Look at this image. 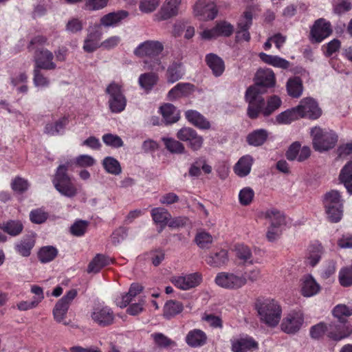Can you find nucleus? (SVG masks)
<instances>
[{
    "label": "nucleus",
    "mask_w": 352,
    "mask_h": 352,
    "mask_svg": "<svg viewBox=\"0 0 352 352\" xmlns=\"http://www.w3.org/2000/svg\"><path fill=\"white\" fill-rule=\"evenodd\" d=\"M276 77L271 69H259L256 74L255 83L248 87L245 91V100L248 103L247 116L252 120L257 119L260 116L269 117L278 110L282 100L279 96L272 95L265 100L263 96L267 88L275 86Z\"/></svg>",
    "instance_id": "nucleus-1"
},
{
    "label": "nucleus",
    "mask_w": 352,
    "mask_h": 352,
    "mask_svg": "<svg viewBox=\"0 0 352 352\" xmlns=\"http://www.w3.org/2000/svg\"><path fill=\"white\" fill-rule=\"evenodd\" d=\"M164 50L163 44L157 41H146L140 43L135 50L134 54L138 57H148L151 60H144V68L148 70L158 71L162 66L159 55Z\"/></svg>",
    "instance_id": "nucleus-2"
},
{
    "label": "nucleus",
    "mask_w": 352,
    "mask_h": 352,
    "mask_svg": "<svg viewBox=\"0 0 352 352\" xmlns=\"http://www.w3.org/2000/svg\"><path fill=\"white\" fill-rule=\"evenodd\" d=\"M255 309L261 322L267 327H276L280 322L282 308L280 304L274 299H257L255 303Z\"/></svg>",
    "instance_id": "nucleus-3"
},
{
    "label": "nucleus",
    "mask_w": 352,
    "mask_h": 352,
    "mask_svg": "<svg viewBox=\"0 0 352 352\" xmlns=\"http://www.w3.org/2000/svg\"><path fill=\"white\" fill-rule=\"evenodd\" d=\"M69 163L59 165L52 179L55 189L62 195L72 198L78 193V188L74 179L70 176L67 171Z\"/></svg>",
    "instance_id": "nucleus-4"
},
{
    "label": "nucleus",
    "mask_w": 352,
    "mask_h": 352,
    "mask_svg": "<svg viewBox=\"0 0 352 352\" xmlns=\"http://www.w3.org/2000/svg\"><path fill=\"white\" fill-rule=\"evenodd\" d=\"M326 332H327V336L329 338L339 341L352 334V325L339 322L338 324H331L329 329H328L325 323L319 322L310 328L309 334L313 339L318 340Z\"/></svg>",
    "instance_id": "nucleus-5"
},
{
    "label": "nucleus",
    "mask_w": 352,
    "mask_h": 352,
    "mask_svg": "<svg viewBox=\"0 0 352 352\" xmlns=\"http://www.w3.org/2000/svg\"><path fill=\"white\" fill-rule=\"evenodd\" d=\"M313 147L316 151L323 152L333 148L338 140L337 134L332 130L315 126L311 130Z\"/></svg>",
    "instance_id": "nucleus-6"
},
{
    "label": "nucleus",
    "mask_w": 352,
    "mask_h": 352,
    "mask_svg": "<svg viewBox=\"0 0 352 352\" xmlns=\"http://www.w3.org/2000/svg\"><path fill=\"white\" fill-rule=\"evenodd\" d=\"M105 94L108 95L107 104L111 113H120L124 111L127 100L122 83L112 81L106 87Z\"/></svg>",
    "instance_id": "nucleus-7"
},
{
    "label": "nucleus",
    "mask_w": 352,
    "mask_h": 352,
    "mask_svg": "<svg viewBox=\"0 0 352 352\" xmlns=\"http://www.w3.org/2000/svg\"><path fill=\"white\" fill-rule=\"evenodd\" d=\"M323 205L329 221L338 223L341 220L343 206L341 201V196L338 191L332 190L327 192L324 196Z\"/></svg>",
    "instance_id": "nucleus-8"
},
{
    "label": "nucleus",
    "mask_w": 352,
    "mask_h": 352,
    "mask_svg": "<svg viewBox=\"0 0 352 352\" xmlns=\"http://www.w3.org/2000/svg\"><path fill=\"white\" fill-rule=\"evenodd\" d=\"M263 215L270 222L266 237L269 241L273 242L282 234V227L285 225V217L276 209L267 210Z\"/></svg>",
    "instance_id": "nucleus-9"
},
{
    "label": "nucleus",
    "mask_w": 352,
    "mask_h": 352,
    "mask_svg": "<svg viewBox=\"0 0 352 352\" xmlns=\"http://www.w3.org/2000/svg\"><path fill=\"white\" fill-rule=\"evenodd\" d=\"M305 322L303 313L300 310H292L282 319L280 329L289 335H294L300 331Z\"/></svg>",
    "instance_id": "nucleus-10"
},
{
    "label": "nucleus",
    "mask_w": 352,
    "mask_h": 352,
    "mask_svg": "<svg viewBox=\"0 0 352 352\" xmlns=\"http://www.w3.org/2000/svg\"><path fill=\"white\" fill-rule=\"evenodd\" d=\"M217 285L228 289H238L247 283L243 275H236L231 272H219L215 277Z\"/></svg>",
    "instance_id": "nucleus-11"
},
{
    "label": "nucleus",
    "mask_w": 352,
    "mask_h": 352,
    "mask_svg": "<svg viewBox=\"0 0 352 352\" xmlns=\"http://www.w3.org/2000/svg\"><path fill=\"white\" fill-rule=\"evenodd\" d=\"M77 294V290L72 289L68 291L65 295L58 300L53 309L54 318L56 322H63L65 325L67 324V322H63V320L67 313L71 302L76 297Z\"/></svg>",
    "instance_id": "nucleus-12"
},
{
    "label": "nucleus",
    "mask_w": 352,
    "mask_h": 352,
    "mask_svg": "<svg viewBox=\"0 0 352 352\" xmlns=\"http://www.w3.org/2000/svg\"><path fill=\"white\" fill-rule=\"evenodd\" d=\"M331 24L323 18L315 21L310 30V41L312 43H321L332 34Z\"/></svg>",
    "instance_id": "nucleus-13"
},
{
    "label": "nucleus",
    "mask_w": 352,
    "mask_h": 352,
    "mask_svg": "<svg viewBox=\"0 0 352 352\" xmlns=\"http://www.w3.org/2000/svg\"><path fill=\"white\" fill-rule=\"evenodd\" d=\"M299 118H307L311 120L318 119L322 114V110L317 102L310 98L302 99L296 107Z\"/></svg>",
    "instance_id": "nucleus-14"
},
{
    "label": "nucleus",
    "mask_w": 352,
    "mask_h": 352,
    "mask_svg": "<svg viewBox=\"0 0 352 352\" xmlns=\"http://www.w3.org/2000/svg\"><path fill=\"white\" fill-rule=\"evenodd\" d=\"M177 138L188 143V146L194 151H199L203 145L204 138L190 127H183L177 133Z\"/></svg>",
    "instance_id": "nucleus-15"
},
{
    "label": "nucleus",
    "mask_w": 352,
    "mask_h": 352,
    "mask_svg": "<svg viewBox=\"0 0 352 352\" xmlns=\"http://www.w3.org/2000/svg\"><path fill=\"white\" fill-rule=\"evenodd\" d=\"M91 318L100 327H107L113 323L114 314L108 306L97 305L93 307Z\"/></svg>",
    "instance_id": "nucleus-16"
},
{
    "label": "nucleus",
    "mask_w": 352,
    "mask_h": 352,
    "mask_svg": "<svg viewBox=\"0 0 352 352\" xmlns=\"http://www.w3.org/2000/svg\"><path fill=\"white\" fill-rule=\"evenodd\" d=\"M234 26L226 21H221L211 29L204 30L201 36L204 39L210 40L219 36L229 37L234 32Z\"/></svg>",
    "instance_id": "nucleus-17"
},
{
    "label": "nucleus",
    "mask_w": 352,
    "mask_h": 352,
    "mask_svg": "<svg viewBox=\"0 0 352 352\" xmlns=\"http://www.w3.org/2000/svg\"><path fill=\"white\" fill-rule=\"evenodd\" d=\"M202 281V276L199 272L186 274L185 276H175L170 278V282L182 290H189L197 287Z\"/></svg>",
    "instance_id": "nucleus-18"
},
{
    "label": "nucleus",
    "mask_w": 352,
    "mask_h": 352,
    "mask_svg": "<svg viewBox=\"0 0 352 352\" xmlns=\"http://www.w3.org/2000/svg\"><path fill=\"white\" fill-rule=\"evenodd\" d=\"M34 58L36 67L45 70H53L56 67V63L53 62V53L47 49L38 48L34 52Z\"/></svg>",
    "instance_id": "nucleus-19"
},
{
    "label": "nucleus",
    "mask_w": 352,
    "mask_h": 352,
    "mask_svg": "<svg viewBox=\"0 0 352 352\" xmlns=\"http://www.w3.org/2000/svg\"><path fill=\"white\" fill-rule=\"evenodd\" d=\"M232 352H248L258 348V342L251 336L243 335L230 340Z\"/></svg>",
    "instance_id": "nucleus-20"
},
{
    "label": "nucleus",
    "mask_w": 352,
    "mask_h": 352,
    "mask_svg": "<svg viewBox=\"0 0 352 352\" xmlns=\"http://www.w3.org/2000/svg\"><path fill=\"white\" fill-rule=\"evenodd\" d=\"M194 11L196 16L204 21L213 20L217 16L218 12L214 2H206L202 0H199L196 3Z\"/></svg>",
    "instance_id": "nucleus-21"
},
{
    "label": "nucleus",
    "mask_w": 352,
    "mask_h": 352,
    "mask_svg": "<svg viewBox=\"0 0 352 352\" xmlns=\"http://www.w3.org/2000/svg\"><path fill=\"white\" fill-rule=\"evenodd\" d=\"M311 155V149L307 146L301 147L298 142L292 143L285 153V157L289 161L297 160L302 162L307 160Z\"/></svg>",
    "instance_id": "nucleus-22"
},
{
    "label": "nucleus",
    "mask_w": 352,
    "mask_h": 352,
    "mask_svg": "<svg viewBox=\"0 0 352 352\" xmlns=\"http://www.w3.org/2000/svg\"><path fill=\"white\" fill-rule=\"evenodd\" d=\"M182 0H166L160 10L155 15L157 21L168 20L179 13Z\"/></svg>",
    "instance_id": "nucleus-23"
},
{
    "label": "nucleus",
    "mask_w": 352,
    "mask_h": 352,
    "mask_svg": "<svg viewBox=\"0 0 352 352\" xmlns=\"http://www.w3.org/2000/svg\"><path fill=\"white\" fill-rule=\"evenodd\" d=\"M128 16L129 12L126 10L109 12L100 18L99 26L104 28L118 26Z\"/></svg>",
    "instance_id": "nucleus-24"
},
{
    "label": "nucleus",
    "mask_w": 352,
    "mask_h": 352,
    "mask_svg": "<svg viewBox=\"0 0 352 352\" xmlns=\"http://www.w3.org/2000/svg\"><path fill=\"white\" fill-rule=\"evenodd\" d=\"M151 216L153 222L157 225V232H162L166 227L169 220H170L171 214L164 208H154L151 210Z\"/></svg>",
    "instance_id": "nucleus-25"
},
{
    "label": "nucleus",
    "mask_w": 352,
    "mask_h": 352,
    "mask_svg": "<svg viewBox=\"0 0 352 352\" xmlns=\"http://www.w3.org/2000/svg\"><path fill=\"white\" fill-rule=\"evenodd\" d=\"M35 236L33 234H27L14 244V250L23 257H28L35 245Z\"/></svg>",
    "instance_id": "nucleus-26"
},
{
    "label": "nucleus",
    "mask_w": 352,
    "mask_h": 352,
    "mask_svg": "<svg viewBox=\"0 0 352 352\" xmlns=\"http://www.w3.org/2000/svg\"><path fill=\"white\" fill-rule=\"evenodd\" d=\"M208 337L206 333L199 329H194L188 331L185 341L186 344L192 348L201 347L207 342Z\"/></svg>",
    "instance_id": "nucleus-27"
},
{
    "label": "nucleus",
    "mask_w": 352,
    "mask_h": 352,
    "mask_svg": "<svg viewBox=\"0 0 352 352\" xmlns=\"http://www.w3.org/2000/svg\"><path fill=\"white\" fill-rule=\"evenodd\" d=\"M201 170L205 174H210L212 171V166L207 164V160L204 156H200L195 159L189 168L188 174L190 177H198L201 175Z\"/></svg>",
    "instance_id": "nucleus-28"
},
{
    "label": "nucleus",
    "mask_w": 352,
    "mask_h": 352,
    "mask_svg": "<svg viewBox=\"0 0 352 352\" xmlns=\"http://www.w3.org/2000/svg\"><path fill=\"white\" fill-rule=\"evenodd\" d=\"M205 60L214 76L219 77L223 74L225 70V64L221 57L215 54L210 53L206 56Z\"/></svg>",
    "instance_id": "nucleus-29"
},
{
    "label": "nucleus",
    "mask_w": 352,
    "mask_h": 352,
    "mask_svg": "<svg viewBox=\"0 0 352 352\" xmlns=\"http://www.w3.org/2000/svg\"><path fill=\"white\" fill-rule=\"evenodd\" d=\"M185 117L190 123L200 129L206 130L210 128V122L196 110L190 109L186 111Z\"/></svg>",
    "instance_id": "nucleus-30"
},
{
    "label": "nucleus",
    "mask_w": 352,
    "mask_h": 352,
    "mask_svg": "<svg viewBox=\"0 0 352 352\" xmlns=\"http://www.w3.org/2000/svg\"><path fill=\"white\" fill-rule=\"evenodd\" d=\"M159 81V76L155 72H146L140 75L138 84L147 94L150 93Z\"/></svg>",
    "instance_id": "nucleus-31"
},
{
    "label": "nucleus",
    "mask_w": 352,
    "mask_h": 352,
    "mask_svg": "<svg viewBox=\"0 0 352 352\" xmlns=\"http://www.w3.org/2000/svg\"><path fill=\"white\" fill-rule=\"evenodd\" d=\"M160 112L162 116L163 121L166 124H171L179 120V111L172 104L166 103L160 108Z\"/></svg>",
    "instance_id": "nucleus-32"
},
{
    "label": "nucleus",
    "mask_w": 352,
    "mask_h": 352,
    "mask_svg": "<svg viewBox=\"0 0 352 352\" xmlns=\"http://www.w3.org/2000/svg\"><path fill=\"white\" fill-rule=\"evenodd\" d=\"M258 57L265 64L274 67L287 69L291 66V63L289 61L276 55H270L264 52H261L258 54Z\"/></svg>",
    "instance_id": "nucleus-33"
},
{
    "label": "nucleus",
    "mask_w": 352,
    "mask_h": 352,
    "mask_svg": "<svg viewBox=\"0 0 352 352\" xmlns=\"http://www.w3.org/2000/svg\"><path fill=\"white\" fill-rule=\"evenodd\" d=\"M258 57L265 64L274 67L287 69L291 66V63L289 61L276 55H270L264 52H261L258 54Z\"/></svg>",
    "instance_id": "nucleus-34"
},
{
    "label": "nucleus",
    "mask_w": 352,
    "mask_h": 352,
    "mask_svg": "<svg viewBox=\"0 0 352 352\" xmlns=\"http://www.w3.org/2000/svg\"><path fill=\"white\" fill-rule=\"evenodd\" d=\"M113 260L107 256L97 254L90 261L87 267L88 273H98L103 267L113 263Z\"/></svg>",
    "instance_id": "nucleus-35"
},
{
    "label": "nucleus",
    "mask_w": 352,
    "mask_h": 352,
    "mask_svg": "<svg viewBox=\"0 0 352 352\" xmlns=\"http://www.w3.org/2000/svg\"><path fill=\"white\" fill-rule=\"evenodd\" d=\"M102 32L99 30H94L89 32L84 41L83 50L88 53L96 51L100 46Z\"/></svg>",
    "instance_id": "nucleus-36"
},
{
    "label": "nucleus",
    "mask_w": 352,
    "mask_h": 352,
    "mask_svg": "<svg viewBox=\"0 0 352 352\" xmlns=\"http://www.w3.org/2000/svg\"><path fill=\"white\" fill-rule=\"evenodd\" d=\"M194 85L187 82H179L168 93L169 100H173L182 96H189L193 91Z\"/></svg>",
    "instance_id": "nucleus-37"
},
{
    "label": "nucleus",
    "mask_w": 352,
    "mask_h": 352,
    "mask_svg": "<svg viewBox=\"0 0 352 352\" xmlns=\"http://www.w3.org/2000/svg\"><path fill=\"white\" fill-rule=\"evenodd\" d=\"M206 262L210 267H221L226 265L228 262V251L221 249L217 252L210 253V254L206 258Z\"/></svg>",
    "instance_id": "nucleus-38"
},
{
    "label": "nucleus",
    "mask_w": 352,
    "mask_h": 352,
    "mask_svg": "<svg viewBox=\"0 0 352 352\" xmlns=\"http://www.w3.org/2000/svg\"><path fill=\"white\" fill-rule=\"evenodd\" d=\"M24 226L21 220L10 219L0 224V229L11 236H16L21 234Z\"/></svg>",
    "instance_id": "nucleus-39"
},
{
    "label": "nucleus",
    "mask_w": 352,
    "mask_h": 352,
    "mask_svg": "<svg viewBox=\"0 0 352 352\" xmlns=\"http://www.w3.org/2000/svg\"><path fill=\"white\" fill-rule=\"evenodd\" d=\"M269 136L266 129H256L250 133L246 137V142L250 146H260L264 144Z\"/></svg>",
    "instance_id": "nucleus-40"
},
{
    "label": "nucleus",
    "mask_w": 352,
    "mask_h": 352,
    "mask_svg": "<svg viewBox=\"0 0 352 352\" xmlns=\"http://www.w3.org/2000/svg\"><path fill=\"white\" fill-rule=\"evenodd\" d=\"M253 161L251 155L241 157L234 166V173L241 177L247 176L251 171Z\"/></svg>",
    "instance_id": "nucleus-41"
},
{
    "label": "nucleus",
    "mask_w": 352,
    "mask_h": 352,
    "mask_svg": "<svg viewBox=\"0 0 352 352\" xmlns=\"http://www.w3.org/2000/svg\"><path fill=\"white\" fill-rule=\"evenodd\" d=\"M184 75V69L182 63L173 62L171 63L166 71V78L168 83H174Z\"/></svg>",
    "instance_id": "nucleus-42"
},
{
    "label": "nucleus",
    "mask_w": 352,
    "mask_h": 352,
    "mask_svg": "<svg viewBox=\"0 0 352 352\" xmlns=\"http://www.w3.org/2000/svg\"><path fill=\"white\" fill-rule=\"evenodd\" d=\"M320 287L311 276L305 277L301 286V294L305 297H311L319 292Z\"/></svg>",
    "instance_id": "nucleus-43"
},
{
    "label": "nucleus",
    "mask_w": 352,
    "mask_h": 352,
    "mask_svg": "<svg viewBox=\"0 0 352 352\" xmlns=\"http://www.w3.org/2000/svg\"><path fill=\"white\" fill-rule=\"evenodd\" d=\"M323 252L322 245L318 242L311 244L308 248V254L307 259L308 263L312 266H316L320 261Z\"/></svg>",
    "instance_id": "nucleus-44"
},
{
    "label": "nucleus",
    "mask_w": 352,
    "mask_h": 352,
    "mask_svg": "<svg viewBox=\"0 0 352 352\" xmlns=\"http://www.w3.org/2000/svg\"><path fill=\"white\" fill-rule=\"evenodd\" d=\"M339 178L347 191L352 194V161L349 162L342 168Z\"/></svg>",
    "instance_id": "nucleus-45"
},
{
    "label": "nucleus",
    "mask_w": 352,
    "mask_h": 352,
    "mask_svg": "<svg viewBox=\"0 0 352 352\" xmlns=\"http://www.w3.org/2000/svg\"><path fill=\"white\" fill-rule=\"evenodd\" d=\"M58 255V250L52 245L43 246L38 252V258L42 263L53 261Z\"/></svg>",
    "instance_id": "nucleus-46"
},
{
    "label": "nucleus",
    "mask_w": 352,
    "mask_h": 352,
    "mask_svg": "<svg viewBox=\"0 0 352 352\" xmlns=\"http://www.w3.org/2000/svg\"><path fill=\"white\" fill-rule=\"evenodd\" d=\"M236 256L243 264H253V256L250 248L243 244L235 246Z\"/></svg>",
    "instance_id": "nucleus-47"
},
{
    "label": "nucleus",
    "mask_w": 352,
    "mask_h": 352,
    "mask_svg": "<svg viewBox=\"0 0 352 352\" xmlns=\"http://www.w3.org/2000/svg\"><path fill=\"white\" fill-rule=\"evenodd\" d=\"M68 117L63 116L54 124H47L45 126V133L51 135H58L60 133V131H63L65 129V127L68 124Z\"/></svg>",
    "instance_id": "nucleus-48"
},
{
    "label": "nucleus",
    "mask_w": 352,
    "mask_h": 352,
    "mask_svg": "<svg viewBox=\"0 0 352 352\" xmlns=\"http://www.w3.org/2000/svg\"><path fill=\"white\" fill-rule=\"evenodd\" d=\"M288 94L293 98H298L302 92V80L299 77L289 78L287 82Z\"/></svg>",
    "instance_id": "nucleus-49"
},
{
    "label": "nucleus",
    "mask_w": 352,
    "mask_h": 352,
    "mask_svg": "<svg viewBox=\"0 0 352 352\" xmlns=\"http://www.w3.org/2000/svg\"><path fill=\"white\" fill-rule=\"evenodd\" d=\"M299 118V115L296 107L287 109L281 112L276 117V121L280 124H288Z\"/></svg>",
    "instance_id": "nucleus-50"
},
{
    "label": "nucleus",
    "mask_w": 352,
    "mask_h": 352,
    "mask_svg": "<svg viewBox=\"0 0 352 352\" xmlns=\"http://www.w3.org/2000/svg\"><path fill=\"white\" fill-rule=\"evenodd\" d=\"M253 7L248 6L237 22V30L250 29L253 23Z\"/></svg>",
    "instance_id": "nucleus-51"
},
{
    "label": "nucleus",
    "mask_w": 352,
    "mask_h": 352,
    "mask_svg": "<svg viewBox=\"0 0 352 352\" xmlns=\"http://www.w3.org/2000/svg\"><path fill=\"white\" fill-rule=\"evenodd\" d=\"M104 169L111 175H118L122 173L120 162L113 157H106L102 163Z\"/></svg>",
    "instance_id": "nucleus-52"
},
{
    "label": "nucleus",
    "mask_w": 352,
    "mask_h": 352,
    "mask_svg": "<svg viewBox=\"0 0 352 352\" xmlns=\"http://www.w3.org/2000/svg\"><path fill=\"white\" fill-rule=\"evenodd\" d=\"M184 307L182 302L177 300H168L164 307V316L166 318H170L183 311Z\"/></svg>",
    "instance_id": "nucleus-53"
},
{
    "label": "nucleus",
    "mask_w": 352,
    "mask_h": 352,
    "mask_svg": "<svg viewBox=\"0 0 352 352\" xmlns=\"http://www.w3.org/2000/svg\"><path fill=\"white\" fill-rule=\"evenodd\" d=\"M338 280L340 285L344 287L352 286V267L351 266L343 267L340 270Z\"/></svg>",
    "instance_id": "nucleus-54"
},
{
    "label": "nucleus",
    "mask_w": 352,
    "mask_h": 352,
    "mask_svg": "<svg viewBox=\"0 0 352 352\" xmlns=\"http://www.w3.org/2000/svg\"><path fill=\"white\" fill-rule=\"evenodd\" d=\"M167 150L172 153L182 154L185 152V147L180 142L169 138L162 139Z\"/></svg>",
    "instance_id": "nucleus-55"
},
{
    "label": "nucleus",
    "mask_w": 352,
    "mask_h": 352,
    "mask_svg": "<svg viewBox=\"0 0 352 352\" xmlns=\"http://www.w3.org/2000/svg\"><path fill=\"white\" fill-rule=\"evenodd\" d=\"M333 314L335 317L338 318L340 322L346 324L344 319V316H350L352 315V305H338L333 309Z\"/></svg>",
    "instance_id": "nucleus-56"
},
{
    "label": "nucleus",
    "mask_w": 352,
    "mask_h": 352,
    "mask_svg": "<svg viewBox=\"0 0 352 352\" xmlns=\"http://www.w3.org/2000/svg\"><path fill=\"white\" fill-rule=\"evenodd\" d=\"M89 221L85 220H76L70 227V232L76 236H82L87 231Z\"/></svg>",
    "instance_id": "nucleus-57"
},
{
    "label": "nucleus",
    "mask_w": 352,
    "mask_h": 352,
    "mask_svg": "<svg viewBox=\"0 0 352 352\" xmlns=\"http://www.w3.org/2000/svg\"><path fill=\"white\" fill-rule=\"evenodd\" d=\"M254 197V191L250 187L242 188L239 193V201L241 206H247L250 205Z\"/></svg>",
    "instance_id": "nucleus-58"
},
{
    "label": "nucleus",
    "mask_w": 352,
    "mask_h": 352,
    "mask_svg": "<svg viewBox=\"0 0 352 352\" xmlns=\"http://www.w3.org/2000/svg\"><path fill=\"white\" fill-rule=\"evenodd\" d=\"M212 236L210 234L206 232H198L195 239V241L197 245L202 249L209 248L212 243Z\"/></svg>",
    "instance_id": "nucleus-59"
},
{
    "label": "nucleus",
    "mask_w": 352,
    "mask_h": 352,
    "mask_svg": "<svg viewBox=\"0 0 352 352\" xmlns=\"http://www.w3.org/2000/svg\"><path fill=\"white\" fill-rule=\"evenodd\" d=\"M333 6L334 13L341 15L352 9V0H336Z\"/></svg>",
    "instance_id": "nucleus-60"
},
{
    "label": "nucleus",
    "mask_w": 352,
    "mask_h": 352,
    "mask_svg": "<svg viewBox=\"0 0 352 352\" xmlns=\"http://www.w3.org/2000/svg\"><path fill=\"white\" fill-rule=\"evenodd\" d=\"M48 213L42 208L32 210L30 213V221L36 224H41L45 222L48 218Z\"/></svg>",
    "instance_id": "nucleus-61"
},
{
    "label": "nucleus",
    "mask_w": 352,
    "mask_h": 352,
    "mask_svg": "<svg viewBox=\"0 0 352 352\" xmlns=\"http://www.w3.org/2000/svg\"><path fill=\"white\" fill-rule=\"evenodd\" d=\"M157 346L167 348L171 345H175V342L162 333H155L151 335Z\"/></svg>",
    "instance_id": "nucleus-62"
},
{
    "label": "nucleus",
    "mask_w": 352,
    "mask_h": 352,
    "mask_svg": "<svg viewBox=\"0 0 352 352\" xmlns=\"http://www.w3.org/2000/svg\"><path fill=\"white\" fill-rule=\"evenodd\" d=\"M28 182L21 177H16L11 182L12 189L19 194H22L25 192L28 189Z\"/></svg>",
    "instance_id": "nucleus-63"
},
{
    "label": "nucleus",
    "mask_w": 352,
    "mask_h": 352,
    "mask_svg": "<svg viewBox=\"0 0 352 352\" xmlns=\"http://www.w3.org/2000/svg\"><path fill=\"white\" fill-rule=\"evenodd\" d=\"M160 0H140L139 9L144 13H151L159 6Z\"/></svg>",
    "instance_id": "nucleus-64"
}]
</instances>
